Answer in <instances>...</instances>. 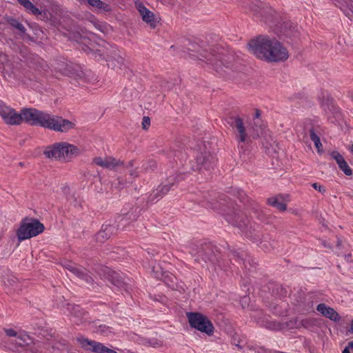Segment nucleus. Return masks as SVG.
<instances>
[{
  "mask_svg": "<svg viewBox=\"0 0 353 353\" xmlns=\"http://www.w3.org/2000/svg\"><path fill=\"white\" fill-rule=\"evenodd\" d=\"M20 116L21 123L25 121L30 125H38L56 132H66L74 128L76 125L72 121L35 108H23Z\"/></svg>",
  "mask_w": 353,
  "mask_h": 353,
  "instance_id": "1",
  "label": "nucleus"
},
{
  "mask_svg": "<svg viewBox=\"0 0 353 353\" xmlns=\"http://www.w3.org/2000/svg\"><path fill=\"white\" fill-rule=\"evenodd\" d=\"M249 48L257 58L268 62L284 61L289 57L288 50L274 38L259 37L249 43Z\"/></svg>",
  "mask_w": 353,
  "mask_h": 353,
  "instance_id": "2",
  "label": "nucleus"
},
{
  "mask_svg": "<svg viewBox=\"0 0 353 353\" xmlns=\"http://www.w3.org/2000/svg\"><path fill=\"white\" fill-rule=\"evenodd\" d=\"M188 50L196 52V54L190 53L192 59H199L205 62L219 73L223 70V65L226 68L230 67V63L232 56L226 54L224 50L221 49L219 46H209L203 48L196 43H190Z\"/></svg>",
  "mask_w": 353,
  "mask_h": 353,
  "instance_id": "3",
  "label": "nucleus"
},
{
  "mask_svg": "<svg viewBox=\"0 0 353 353\" xmlns=\"http://www.w3.org/2000/svg\"><path fill=\"white\" fill-rule=\"evenodd\" d=\"M232 120L230 125L234 130L239 155L242 160L245 161L250 154L249 143L251 139H256L263 135V129L261 126L259 129L253 126H245L243 119L239 117H234Z\"/></svg>",
  "mask_w": 353,
  "mask_h": 353,
  "instance_id": "4",
  "label": "nucleus"
},
{
  "mask_svg": "<svg viewBox=\"0 0 353 353\" xmlns=\"http://www.w3.org/2000/svg\"><path fill=\"white\" fill-rule=\"evenodd\" d=\"M80 153L81 150L79 148L65 142L57 143L44 151L48 158L59 161H68Z\"/></svg>",
  "mask_w": 353,
  "mask_h": 353,
  "instance_id": "5",
  "label": "nucleus"
},
{
  "mask_svg": "<svg viewBox=\"0 0 353 353\" xmlns=\"http://www.w3.org/2000/svg\"><path fill=\"white\" fill-rule=\"evenodd\" d=\"M44 226L38 220L34 219H24L17 232L20 241L36 236L43 232Z\"/></svg>",
  "mask_w": 353,
  "mask_h": 353,
  "instance_id": "6",
  "label": "nucleus"
},
{
  "mask_svg": "<svg viewBox=\"0 0 353 353\" xmlns=\"http://www.w3.org/2000/svg\"><path fill=\"white\" fill-rule=\"evenodd\" d=\"M187 316L192 327L208 335L214 332V326L206 316L193 312L188 313Z\"/></svg>",
  "mask_w": 353,
  "mask_h": 353,
  "instance_id": "7",
  "label": "nucleus"
},
{
  "mask_svg": "<svg viewBox=\"0 0 353 353\" xmlns=\"http://www.w3.org/2000/svg\"><path fill=\"white\" fill-rule=\"evenodd\" d=\"M0 117L8 125H19L21 123L20 113L3 103H0Z\"/></svg>",
  "mask_w": 353,
  "mask_h": 353,
  "instance_id": "8",
  "label": "nucleus"
},
{
  "mask_svg": "<svg viewBox=\"0 0 353 353\" xmlns=\"http://www.w3.org/2000/svg\"><path fill=\"white\" fill-rule=\"evenodd\" d=\"M55 70L61 74L68 76H72L74 78H82L83 72L80 70L79 66L74 65L72 63H68L65 60H60L55 63Z\"/></svg>",
  "mask_w": 353,
  "mask_h": 353,
  "instance_id": "9",
  "label": "nucleus"
},
{
  "mask_svg": "<svg viewBox=\"0 0 353 353\" xmlns=\"http://www.w3.org/2000/svg\"><path fill=\"white\" fill-rule=\"evenodd\" d=\"M78 341L85 350H91L96 353H117L114 350L109 349L101 343L83 337L78 338Z\"/></svg>",
  "mask_w": 353,
  "mask_h": 353,
  "instance_id": "10",
  "label": "nucleus"
},
{
  "mask_svg": "<svg viewBox=\"0 0 353 353\" xmlns=\"http://www.w3.org/2000/svg\"><path fill=\"white\" fill-rule=\"evenodd\" d=\"M196 167L194 170H210L212 168L214 157L208 152H205L197 154L196 157Z\"/></svg>",
  "mask_w": 353,
  "mask_h": 353,
  "instance_id": "11",
  "label": "nucleus"
},
{
  "mask_svg": "<svg viewBox=\"0 0 353 353\" xmlns=\"http://www.w3.org/2000/svg\"><path fill=\"white\" fill-rule=\"evenodd\" d=\"M222 214L225 216V219L228 223L238 227L243 232H246L245 230L248 223V219H243L241 217L239 213L236 212H234L232 214H225L224 212H222Z\"/></svg>",
  "mask_w": 353,
  "mask_h": 353,
  "instance_id": "12",
  "label": "nucleus"
},
{
  "mask_svg": "<svg viewBox=\"0 0 353 353\" xmlns=\"http://www.w3.org/2000/svg\"><path fill=\"white\" fill-rule=\"evenodd\" d=\"M121 225L124 227L125 225L123 223L115 226L114 225H111L110 223L103 224L101 227V230L97 234V239L98 241H102L105 239L110 238L111 236L116 233L119 227H120Z\"/></svg>",
  "mask_w": 353,
  "mask_h": 353,
  "instance_id": "13",
  "label": "nucleus"
},
{
  "mask_svg": "<svg viewBox=\"0 0 353 353\" xmlns=\"http://www.w3.org/2000/svg\"><path fill=\"white\" fill-rule=\"evenodd\" d=\"M65 268L74 274L79 278L84 280L86 283L92 284L93 279L92 276L88 274V271L81 267H78L72 263H68Z\"/></svg>",
  "mask_w": 353,
  "mask_h": 353,
  "instance_id": "14",
  "label": "nucleus"
},
{
  "mask_svg": "<svg viewBox=\"0 0 353 353\" xmlns=\"http://www.w3.org/2000/svg\"><path fill=\"white\" fill-rule=\"evenodd\" d=\"M290 201L288 194L277 195L268 199V203L279 210L283 212L286 210L287 203Z\"/></svg>",
  "mask_w": 353,
  "mask_h": 353,
  "instance_id": "15",
  "label": "nucleus"
},
{
  "mask_svg": "<svg viewBox=\"0 0 353 353\" xmlns=\"http://www.w3.org/2000/svg\"><path fill=\"white\" fill-rule=\"evenodd\" d=\"M94 163L99 166H101L103 168L107 169H114L116 167L119 166L121 164V162L112 157H96L93 160Z\"/></svg>",
  "mask_w": 353,
  "mask_h": 353,
  "instance_id": "16",
  "label": "nucleus"
},
{
  "mask_svg": "<svg viewBox=\"0 0 353 353\" xmlns=\"http://www.w3.org/2000/svg\"><path fill=\"white\" fill-rule=\"evenodd\" d=\"M316 310L324 316L330 319L332 321H339L340 320L339 314L333 308L327 307L324 303L319 304Z\"/></svg>",
  "mask_w": 353,
  "mask_h": 353,
  "instance_id": "17",
  "label": "nucleus"
},
{
  "mask_svg": "<svg viewBox=\"0 0 353 353\" xmlns=\"http://www.w3.org/2000/svg\"><path fill=\"white\" fill-rule=\"evenodd\" d=\"M137 10L140 12L142 19L151 26H154V14L142 4L137 5Z\"/></svg>",
  "mask_w": 353,
  "mask_h": 353,
  "instance_id": "18",
  "label": "nucleus"
},
{
  "mask_svg": "<svg viewBox=\"0 0 353 353\" xmlns=\"http://www.w3.org/2000/svg\"><path fill=\"white\" fill-rule=\"evenodd\" d=\"M210 250L209 246L202 247L200 250L196 252H192V254L195 256V260L200 261L201 260L207 262L208 261H212V256L210 255L208 251Z\"/></svg>",
  "mask_w": 353,
  "mask_h": 353,
  "instance_id": "19",
  "label": "nucleus"
},
{
  "mask_svg": "<svg viewBox=\"0 0 353 353\" xmlns=\"http://www.w3.org/2000/svg\"><path fill=\"white\" fill-rule=\"evenodd\" d=\"M32 342V338L26 332H20L18 333L15 339V343L19 346H25L31 344Z\"/></svg>",
  "mask_w": 353,
  "mask_h": 353,
  "instance_id": "20",
  "label": "nucleus"
},
{
  "mask_svg": "<svg viewBox=\"0 0 353 353\" xmlns=\"http://www.w3.org/2000/svg\"><path fill=\"white\" fill-rule=\"evenodd\" d=\"M28 12L34 15L41 14V11L29 0H17Z\"/></svg>",
  "mask_w": 353,
  "mask_h": 353,
  "instance_id": "21",
  "label": "nucleus"
},
{
  "mask_svg": "<svg viewBox=\"0 0 353 353\" xmlns=\"http://www.w3.org/2000/svg\"><path fill=\"white\" fill-rule=\"evenodd\" d=\"M108 280L111 281L114 285L119 288H121L123 285V282L121 280V276L119 273L114 271H108Z\"/></svg>",
  "mask_w": 353,
  "mask_h": 353,
  "instance_id": "22",
  "label": "nucleus"
},
{
  "mask_svg": "<svg viewBox=\"0 0 353 353\" xmlns=\"http://www.w3.org/2000/svg\"><path fill=\"white\" fill-rule=\"evenodd\" d=\"M72 310V315L74 318L77 319L74 320L76 323H80L82 322L81 319H84V316L86 315V313L82 311L81 307L79 305H72L70 306Z\"/></svg>",
  "mask_w": 353,
  "mask_h": 353,
  "instance_id": "23",
  "label": "nucleus"
},
{
  "mask_svg": "<svg viewBox=\"0 0 353 353\" xmlns=\"http://www.w3.org/2000/svg\"><path fill=\"white\" fill-rule=\"evenodd\" d=\"M310 136L311 140L314 142L315 147L318 150V152H321L322 151V144L321 143L319 137L314 132L313 130H310Z\"/></svg>",
  "mask_w": 353,
  "mask_h": 353,
  "instance_id": "24",
  "label": "nucleus"
},
{
  "mask_svg": "<svg viewBox=\"0 0 353 353\" xmlns=\"http://www.w3.org/2000/svg\"><path fill=\"white\" fill-rule=\"evenodd\" d=\"M88 2L90 6L101 10H108L109 9L108 5L100 0H88Z\"/></svg>",
  "mask_w": 353,
  "mask_h": 353,
  "instance_id": "25",
  "label": "nucleus"
},
{
  "mask_svg": "<svg viewBox=\"0 0 353 353\" xmlns=\"http://www.w3.org/2000/svg\"><path fill=\"white\" fill-rule=\"evenodd\" d=\"M10 24L17 30H18L21 33H25L26 28L23 25L20 23L18 20L14 19H10L9 20Z\"/></svg>",
  "mask_w": 353,
  "mask_h": 353,
  "instance_id": "26",
  "label": "nucleus"
},
{
  "mask_svg": "<svg viewBox=\"0 0 353 353\" xmlns=\"http://www.w3.org/2000/svg\"><path fill=\"white\" fill-rule=\"evenodd\" d=\"M339 168L344 172V174L347 176H350L352 174V169L347 165L345 160H344L341 164L338 165Z\"/></svg>",
  "mask_w": 353,
  "mask_h": 353,
  "instance_id": "27",
  "label": "nucleus"
},
{
  "mask_svg": "<svg viewBox=\"0 0 353 353\" xmlns=\"http://www.w3.org/2000/svg\"><path fill=\"white\" fill-rule=\"evenodd\" d=\"M172 185L170 183L161 184L158 187V191H160V196L166 194L170 190Z\"/></svg>",
  "mask_w": 353,
  "mask_h": 353,
  "instance_id": "28",
  "label": "nucleus"
},
{
  "mask_svg": "<svg viewBox=\"0 0 353 353\" xmlns=\"http://www.w3.org/2000/svg\"><path fill=\"white\" fill-rule=\"evenodd\" d=\"M261 325H263L270 330H277L281 329V325L274 321H267L264 324L261 323Z\"/></svg>",
  "mask_w": 353,
  "mask_h": 353,
  "instance_id": "29",
  "label": "nucleus"
},
{
  "mask_svg": "<svg viewBox=\"0 0 353 353\" xmlns=\"http://www.w3.org/2000/svg\"><path fill=\"white\" fill-rule=\"evenodd\" d=\"M260 115H261L260 110H255V117H254V126L253 127H254L255 128L259 129L260 126H261V128L263 129V131L264 128H265L264 125H261V124L259 123V122H260V121H259Z\"/></svg>",
  "mask_w": 353,
  "mask_h": 353,
  "instance_id": "30",
  "label": "nucleus"
},
{
  "mask_svg": "<svg viewBox=\"0 0 353 353\" xmlns=\"http://www.w3.org/2000/svg\"><path fill=\"white\" fill-rule=\"evenodd\" d=\"M330 156L336 161L338 165L341 164V163L345 160L343 157L337 151L332 152Z\"/></svg>",
  "mask_w": 353,
  "mask_h": 353,
  "instance_id": "31",
  "label": "nucleus"
},
{
  "mask_svg": "<svg viewBox=\"0 0 353 353\" xmlns=\"http://www.w3.org/2000/svg\"><path fill=\"white\" fill-rule=\"evenodd\" d=\"M160 194H161V192L160 191H158V188L154 190L150 195V197H149V199L150 201L152 202H155L157 201H158L159 199L161 198V196H160Z\"/></svg>",
  "mask_w": 353,
  "mask_h": 353,
  "instance_id": "32",
  "label": "nucleus"
},
{
  "mask_svg": "<svg viewBox=\"0 0 353 353\" xmlns=\"http://www.w3.org/2000/svg\"><path fill=\"white\" fill-rule=\"evenodd\" d=\"M152 271L154 272V276H156L158 279H160L163 276V272L162 270V268L159 267V265L157 267L154 266L152 268Z\"/></svg>",
  "mask_w": 353,
  "mask_h": 353,
  "instance_id": "33",
  "label": "nucleus"
},
{
  "mask_svg": "<svg viewBox=\"0 0 353 353\" xmlns=\"http://www.w3.org/2000/svg\"><path fill=\"white\" fill-rule=\"evenodd\" d=\"M312 188H314L316 190L319 192L321 194H324L326 191V189L324 186L319 185L317 183H314L312 184Z\"/></svg>",
  "mask_w": 353,
  "mask_h": 353,
  "instance_id": "34",
  "label": "nucleus"
},
{
  "mask_svg": "<svg viewBox=\"0 0 353 353\" xmlns=\"http://www.w3.org/2000/svg\"><path fill=\"white\" fill-rule=\"evenodd\" d=\"M156 167V162L154 161H150L148 165L144 164L143 168L145 170H153Z\"/></svg>",
  "mask_w": 353,
  "mask_h": 353,
  "instance_id": "35",
  "label": "nucleus"
},
{
  "mask_svg": "<svg viewBox=\"0 0 353 353\" xmlns=\"http://www.w3.org/2000/svg\"><path fill=\"white\" fill-rule=\"evenodd\" d=\"M8 57L6 54L0 52V70L3 68V65L7 62Z\"/></svg>",
  "mask_w": 353,
  "mask_h": 353,
  "instance_id": "36",
  "label": "nucleus"
},
{
  "mask_svg": "<svg viewBox=\"0 0 353 353\" xmlns=\"http://www.w3.org/2000/svg\"><path fill=\"white\" fill-rule=\"evenodd\" d=\"M150 124V121L149 117H144L142 121V125L144 129H147Z\"/></svg>",
  "mask_w": 353,
  "mask_h": 353,
  "instance_id": "37",
  "label": "nucleus"
},
{
  "mask_svg": "<svg viewBox=\"0 0 353 353\" xmlns=\"http://www.w3.org/2000/svg\"><path fill=\"white\" fill-rule=\"evenodd\" d=\"M5 332L6 333L7 336H14V337H17V336L18 335V333H19V332H17L16 331H14L12 329H6V330H5Z\"/></svg>",
  "mask_w": 353,
  "mask_h": 353,
  "instance_id": "38",
  "label": "nucleus"
},
{
  "mask_svg": "<svg viewBox=\"0 0 353 353\" xmlns=\"http://www.w3.org/2000/svg\"><path fill=\"white\" fill-rule=\"evenodd\" d=\"M99 332L105 335H108L110 331L109 330V328L107 327L105 325H100L99 326Z\"/></svg>",
  "mask_w": 353,
  "mask_h": 353,
  "instance_id": "39",
  "label": "nucleus"
},
{
  "mask_svg": "<svg viewBox=\"0 0 353 353\" xmlns=\"http://www.w3.org/2000/svg\"><path fill=\"white\" fill-rule=\"evenodd\" d=\"M235 341H236V339H234V341H233L232 343H233L234 345H235L236 346H237L240 350H241V349H242V347H241V345L239 344V343H240V341H238V343H236Z\"/></svg>",
  "mask_w": 353,
  "mask_h": 353,
  "instance_id": "40",
  "label": "nucleus"
},
{
  "mask_svg": "<svg viewBox=\"0 0 353 353\" xmlns=\"http://www.w3.org/2000/svg\"><path fill=\"white\" fill-rule=\"evenodd\" d=\"M329 101H330V99H327L326 102L321 101V105L323 106V105H327V104H328V103H329Z\"/></svg>",
  "mask_w": 353,
  "mask_h": 353,
  "instance_id": "41",
  "label": "nucleus"
},
{
  "mask_svg": "<svg viewBox=\"0 0 353 353\" xmlns=\"http://www.w3.org/2000/svg\"><path fill=\"white\" fill-rule=\"evenodd\" d=\"M130 175L133 176H137V174L135 171H130Z\"/></svg>",
  "mask_w": 353,
  "mask_h": 353,
  "instance_id": "42",
  "label": "nucleus"
},
{
  "mask_svg": "<svg viewBox=\"0 0 353 353\" xmlns=\"http://www.w3.org/2000/svg\"><path fill=\"white\" fill-rule=\"evenodd\" d=\"M238 192H239V198L241 199H242V194H243V191L242 190H238Z\"/></svg>",
  "mask_w": 353,
  "mask_h": 353,
  "instance_id": "43",
  "label": "nucleus"
},
{
  "mask_svg": "<svg viewBox=\"0 0 353 353\" xmlns=\"http://www.w3.org/2000/svg\"><path fill=\"white\" fill-rule=\"evenodd\" d=\"M342 353H350V350H348V348H347V347H345V348L343 350Z\"/></svg>",
  "mask_w": 353,
  "mask_h": 353,
  "instance_id": "44",
  "label": "nucleus"
},
{
  "mask_svg": "<svg viewBox=\"0 0 353 353\" xmlns=\"http://www.w3.org/2000/svg\"><path fill=\"white\" fill-rule=\"evenodd\" d=\"M350 330L353 333V319L352 320L350 323Z\"/></svg>",
  "mask_w": 353,
  "mask_h": 353,
  "instance_id": "45",
  "label": "nucleus"
},
{
  "mask_svg": "<svg viewBox=\"0 0 353 353\" xmlns=\"http://www.w3.org/2000/svg\"><path fill=\"white\" fill-rule=\"evenodd\" d=\"M98 26H99V27H97V28H98L99 29H100L101 30H102L101 28V27L103 26V25H102V24H99V25H98Z\"/></svg>",
  "mask_w": 353,
  "mask_h": 353,
  "instance_id": "46",
  "label": "nucleus"
},
{
  "mask_svg": "<svg viewBox=\"0 0 353 353\" xmlns=\"http://www.w3.org/2000/svg\"><path fill=\"white\" fill-rule=\"evenodd\" d=\"M350 346L353 348V341L349 343Z\"/></svg>",
  "mask_w": 353,
  "mask_h": 353,
  "instance_id": "47",
  "label": "nucleus"
},
{
  "mask_svg": "<svg viewBox=\"0 0 353 353\" xmlns=\"http://www.w3.org/2000/svg\"><path fill=\"white\" fill-rule=\"evenodd\" d=\"M247 300H248V298H247V297H244V298L243 299V301L246 302V301H247Z\"/></svg>",
  "mask_w": 353,
  "mask_h": 353,
  "instance_id": "48",
  "label": "nucleus"
},
{
  "mask_svg": "<svg viewBox=\"0 0 353 353\" xmlns=\"http://www.w3.org/2000/svg\"><path fill=\"white\" fill-rule=\"evenodd\" d=\"M350 151H351V152H352V153H353V144H352V146H351Z\"/></svg>",
  "mask_w": 353,
  "mask_h": 353,
  "instance_id": "49",
  "label": "nucleus"
},
{
  "mask_svg": "<svg viewBox=\"0 0 353 353\" xmlns=\"http://www.w3.org/2000/svg\"><path fill=\"white\" fill-rule=\"evenodd\" d=\"M129 164H130V166H132L133 165V161H130Z\"/></svg>",
  "mask_w": 353,
  "mask_h": 353,
  "instance_id": "50",
  "label": "nucleus"
},
{
  "mask_svg": "<svg viewBox=\"0 0 353 353\" xmlns=\"http://www.w3.org/2000/svg\"><path fill=\"white\" fill-rule=\"evenodd\" d=\"M30 353H40V352H34V351H31Z\"/></svg>",
  "mask_w": 353,
  "mask_h": 353,
  "instance_id": "51",
  "label": "nucleus"
},
{
  "mask_svg": "<svg viewBox=\"0 0 353 353\" xmlns=\"http://www.w3.org/2000/svg\"><path fill=\"white\" fill-rule=\"evenodd\" d=\"M121 221H124V222H125V221L124 218H123V219H121Z\"/></svg>",
  "mask_w": 353,
  "mask_h": 353,
  "instance_id": "52",
  "label": "nucleus"
}]
</instances>
